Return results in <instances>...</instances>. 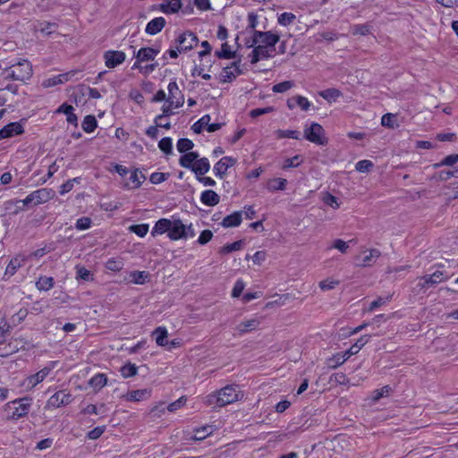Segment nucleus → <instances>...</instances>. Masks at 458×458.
Wrapping results in <instances>:
<instances>
[{
  "label": "nucleus",
  "mask_w": 458,
  "mask_h": 458,
  "mask_svg": "<svg viewBox=\"0 0 458 458\" xmlns=\"http://www.w3.org/2000/svg\"><path fill=\"white\" fill-rule=\"evenodd\" d=\"M237 386H226L220 389L216 394L207 396V402L209 404H215L219 407L225 406L239 400L240 391Z\"/></svg>",
  "instance_id": "nucleus-1"
},
{
  "label": "nucleus",
  "mask_w": 458,
  "mask_h": 458,
  "mask_svg": "<svg viewBox=\"0 0 458 458\" xmlns=\"http://www.w3.org/2000/svg\"><path fill=\"white\" fill-rule=\"evenodd\" d=\"M31 405L32 399L30 397L25 396L7 403L4 405V410L6 411L13 408V411L8 416V419L12 420H17L28 415Z\"/></svg>",
  "instance_id": "nucleus-2"
},
{
  "label": "nucleus",
  "mask_w": 458,
  "mask_h": 458,
  "mask_svg": "<svg viewBox=\"0 0 458 458\" xmlns=\"http://www.w3.org/2000/svg\"><path fill=\"white\" fill-rule=\"evenodd\" d=\"M280 37L277 34H274L272 31H259L254 30L252 33L251 44H247L248 48L253 47L259 44L267 48L276 50V45L279 42Z\"/></svg>",
  "instance_id": "nucleus-3"
},
{
  "label": "nucleus",
  "mask_w": 458,
  "mask_h": 458,
  "mask_svg": "<svg viewBox=\"0 0 458 458\" xmlns=\"http://www.w3.org/2000/svg\"><path fill=\"white\" fill-rule=\"evenodd\" d=\"M453 275L448 274L446 271L436 270L430 275H425L419 279L417 287L426 292L429 288L436 287L438 284L447 281Z\"/></svg>",
  "instance_id": "nucleus-4"
},
{
  "label": "nucleus",
  "mask_w": 458,
  "mask_h": 458,
  "mask_svg": "<svg viewBox=\"0 0 458 458\" xmlns=\"http://www.w3.org/2000/svg\"><path fill=\"white\" fill-rule=\"evenodd\" d=\"M53 196L54 191L52 190L42 188L32 191L24 199L17 200V203H22V208H20L23 209L24 207L38 206L46 203L50 200Z\"/></svg>",
  "instance_id": "nucleus-5"
},
{
  "label": "nucleus",
  "mask_w": 458,
  "mask_h": 458,
  "mask_svg": "<svg viewBox=\"0 0 458 458\" xmlns=\"http://www.w3.org/2000/svg\"><path fill=\"white\" fill-rule=\"evenodd\" d=\"M304 137L310 142L317 145H326L327 143V139L324 137V129L318 123H312L309 128L304 130Z\"/></svg>",
  "instance_id": "nucleus-6"
},
{
  "label": "nucleus",
  "mask_w": 458,
  "mask_h": 458,
  "mask_svg": "<svg viewBox=\"0 0 458 458\" xmlns=\"http://www.w3.org/2000/svg\"><path fill=\"white\" fill-rule=\"evenodd\" d=\"M11 67H14L16 70L14 77L17 81H25L32 77V64L27 59H21L16 64H12Z\"/></svg>",
  "instance_id": "nucleus-7"
},
{
  "label": "nucleus",
  "mask_w": 458,
  "mask_h": 458,
  "mask_svg": "<svg viewBox=\"0 0 458 458\" xmlns=\"http://www.w3.org/2000/svg\"><path fill=\"white\" fill-rule=\"evenodd\" d=\"M176 42L178 44V51H188L192 49L195 46H197L199 39L196 34L191 31H186L181 34Z\"/></svg>",
  "instance_id": "nucleus-8"
},
{
  "label": "nucleus",
  "mask_w": 458,
  "mask_h": 458,
  "mask_svg": "<svg viewBox=\"0 0 458 458\" xmlns=\"http://www.w3.org/2000/svg\"><path fill=\"white\" fill-rule=\"evenodd\" d=\"M72 401V397L70 393L58 391L48 399L47 406L49 408H58L69 404Z\"/></svg>",
  "instance_id": "nucleus-9"
},
{
  "label": "nucleus",
  "mask_w": 458,
  "mask_h": 458,
  "mask_svg": "<svg viewBox=\"0 0 458 458\" xmlns=\"http://www.w3.org/2000/svg\"><path fill=\"white\" fill-rule=\"evenodd\" d=\"M168 97L166 102H173L174 108H179L184 104V96L182 94L175 81L168 84Z\"/></svg>",
  "instance_id": "nucleus-10"
},
{
  "label": "nucleus",
  "mask_w": 458,
  "mask_h": 458,
  "mask_svg": "<svg viewBox=\"0 0 458 458\" xmlns=\"http://www.w3.org/2000/svg\"><path fill=\"white\" fill-rule=\"evenodd\" d=\"M276 50L267 48V47L258 45L253 47V50L250 54V63L257 64L260 59H268L274 57Z\"/></svg>",
  "instance_id": "nucleus-11"
},
{
  "label": "nucleus",
  "mask_w": 458,
  "mask_h": 458,
  "mask_svg": "<svg viewBox=\"0 0 458 458\" xmlns=\"http://www.w3.org/2000/svg\"><path fill=\"white\" fill-rule=\"evenodd\" d=\"M125 54L123 51L108 50L104 54L105 64L108 68H114L125 61Z\"/></svg>",
  "instance_id": "nucleus-12"
},
{
  "label": "nucleus",
  "mask_w": 458,
  "mask_h": 458,
  "mask_svg": "<svg viewBox=\"0 0 458 458\" xmlns=\"http://www.w3.org/2000/svg\"><path fill=\"white\" fill-rule=\"evenodd\" d=\"M237 160L232 157H224L214 165L213 171L216 176L223 178L228 168L233 166Z\"/></svg>",
  "instance_id": "nucleus-13"
},
{
  "label": "nucleus",
  "mask_w": 458,
  "mask_h": 458,
  "mask_svg": "<svg viewBox=\"0 0 458 458\" xmlns=\"http://www.w3.org/2000/svg\"><path fill=\"white\" fill-rule=\"evenodd\" d=\"M172 241H177L185 238V225L180 219L173 220L167 233Z\"/></svg>",
  "instance_id": "nucleus-14"
},
{
  "label": "nucleus",
  "mask_w": 458,
  "mask_h": 458,
  "mask_svg": "<svg viewBox=\"0 0 458 458\" xmlns=\"http://www.w3.org/2000/svg\"><path fill=\"white\" fill-rule=\"evenodd\" d=\"M240 62V60L238 62H233L231 66H226L223 69L220 79L222 82H230L234 80L237 75L242 74V71L239 68Z\"/></svg>",
  "instance_id": "nucleus-15"
},
{
  "label": "nucleus",
  "mask_w": 458,
  "mask_h": 458,
  "mask_svg": "<svg viewBox=\"0 0 458 458\" xmlns=\"http://www.w3.org/2000/svg\"><path fill=\"white\" fill-rule=\"evenodd\" d=\"M24 131L20 123H10L0 130V140L21 135Z\"/></svg>",
  "instance_id": "nucleus-16"
},
{
  "label": "nucleus",
  "mask_w": 458,
  "mask_h": 458,
  "mask_svg": "<svg viewBox=\"0 0 458 458\" xmlns=\"http://www.w3.org/2000/svg\"><path fill=\"white\" fill-rule=\"evenodd\" d=\"M165 25V20L163 17H157L147 24L145 31L148 35H156L163 30Z\"/></svg>",
  "instance_id": "nucleus-17"
},
{
  "label": "nucleus",
  "mask_w": 458,
  "mask_h": 458,
  "mask_svg": "<svg viewBox=\"0 0 458 458\" xmlns=\"http://www.w3.org/2000/svg\"><path fill=\"white\" fill-rule=\"evenodd\" d=\"M181 8V0H166L159 4V10L165 14L176 13Z\"/></svg>",
  "instance_id": "nucleus-18"
},
{
  "label": "nucleus",
  "mask_w": 458,
  "mask_h": 458,
  "mask_svg": "<svg viewBox=\"0 0 458 458\" xmlns=\"http://www.w3.org/2000/svg\"><path fill=\"white\" fill-rule=\"evenodd\" d=\"M260 325V319L258 318H254L246 321L241 322L237 327L236 330L240 335H243L249 332H251L258 328Z\"/></svg>",
  "instance_id": "nucleus-19"
},
{
  "label": "nucleus",
  "mask_w": 458,
  "mask_h": 458,
  "mask_svg": "<svg viewBox=\"0 0 458 458\" xmlns=\"http://www.w3.org/2000/svg\"><path fill=\"white\" fill-rule=\"evenodd\" d=\"M199 155L198 152H193V151L186 152V153H184V155H182L180 157L179 164L181 166H182L184 168L192 170V168L195 165V162L199 159Z\"/></svg>",
  "instance_id": "nucleus-20"
},
{
  "label": "nucleus",
  "mask_w": 458,
  "mask_h": 458,
  "mask_svg": "<svg viewBox=\"0 0 458 458\" xmlns=\"http://www.w3.org/2000/svg\"><path fill=\"white\" fill-rule=\"evenodd\" d=\"M242 220V211H235L226 216L221 222V225L225 228L235 227L241 225Z\"/></svg>",
  "instance_id": "nucleus-21"
},
{
  "label": "nucleus",
  "mask_w": 458,
  "mask_h": 458,
  "mask_svg": "<svg viewBox=\"0 0 458 458\" xmlns=\"http://www.w3.org/2000/svg\"><path fill=\"white\" fill-rule=\"evenodd\" d=\"M158 53L159 50L157 49H154L152 47H142L135 54V57L140 62L152 61Z\"/></svg>",
  "instance_id": "nucleus-22"
},
{
  "label": "nucleus",
  "mask_w": 458,
  "mask_h": 458,
  "mask_svg": "<svg viewBox=\"0 0 458 458\" xmlns=\"http://www.w3.org/2000/svg\"><path fill=\"white\" fill-rule=\"evenodd\" d=\"M49 372V368H44L38 372L26 378L27 386L34 387L35 386L42 382L47 377Z\"/></svg>",
  "instance_id": "nucleus-23"
},
{
  "label": "nucleus",
  "mask_w": 458,
  "mask_h": 458,
  "mask_svg": "<svg viewBox=\"0 0 458 458\" xmlns=\"http://www.w3.org/2000/svg\"><path fill=\"white\" fill-rule=\"evenodd\" d=\"M200 200L204 205L213 207L219 203L220 197L214 191L207 190L201 193Z\"/></svg>",
  "instance_id": "nucleus-24"
},
{
  "label": "nucleus",
  "mask_w": 458,
  "mask_h": 458,
  "mask_svg": "<svg viewBox=\"0 0 458 458\" xmlns=\"http://www.w3.org/2000/svg\"><path fill=\"white\" fill-rule=\"evenodd\" d=\"M72 75H74V72L62 73L57 76H54L52 78L47 79L43 82V85L45 87H53L58 84H63L67 82Z\"/></svg>",
  "instance_id": "nucleus-25"
},
{
  "label": "nucleus",
  "mask_w": 458,
  "mask_h": 458,
  "mask_svg": "<svg viewBox=\"0 0 458 458\" xmlns=\"http://www.w3.org/2000/svg\"><path fill=\"white\" fill-rule=\"evenodd\" d=\"M150 393L151 391L148 389L133 390L127 393L126 400L130 402H140L146 400L150 397Z\"/></svg>",
  "instance_id": "nucleus-26"
},
{
  "label": "nucleus",
  "mask_w": 458,
  "mask_h": 458,
  "mask_svg": "<svg viewBox=\"0 0 458 458\" xmlns=\"http://www.w3.org/2000/svg\"><path fill=\"white\" fill-rule=\"evenodd\" d=\"M380 256V251L376 249H372L369 250V252H365V255L360 258V261L358 263L359 266L361 267H369L371 266L377 259Z\"/></svg>",
  "instance_id": "nucleus-27"
},
{
  "label": "nucleus",
  "mask_w": 458,
  "mask_h": 458,
  "mask_svg": "<svg viewBox=\"0 0 458 458\" xmlns=\"http://www.w3.org/2000/svg\"><path fill=\"white\" fill-rule=\"evenodd\" d=\"M210 169V164L207 157L199 158L195 162V165L192 168V172L196 174L197 176L204 175Z\"/></svg>",
  "instance_id": "nucleus-28"
},
{
  "label": "nucleus",
  "mask_w": 458,
  "mask_h": 458,
  "mask_svg": "<svg viewBox=\"0 0 458 458\" xmlns=\"http://www.w3.org/2000/svg\"><path fill=\"white\" fill-rule=\"evenodd\" d=\"M171 222L172 221L167 218H161L157 220L152 229L151 234L155 236L156 234H163L165 233H168Z\"/></svg>",
  "instance_id": "nucleus-29"
},
{
  "label": "nucleus",
  "mask_w": 458,
  "mask_h": 458,
  "mask_svg": "<svg viewBox=\"0 0 458 458\" xmlns=\"http://www.w3.org/2000/svg\"><path fill=\"white\" fill-rule=\"evenodd\" d=\"M23 262L24 259L21 258L20 256L12 259L6 267L4 276H13L16 273L18 268H20L22 266Z\"/></svg>",
  "instance_id": "nucleus-30"
},
{
  "label": "nucleus",
  "mask_w": 458,
  "mask_h": 458,
  "mask_svg": "<svg viewBox=\"0 0 458 458\" xmlns=\"http://www.w3.org/2000/svg\"><path fill=\"white\" fill-rule=\"evenodd\" d=\"M369 337L370 335H369L360 336L357 342L345 352V355L350 358L352 355L358 353L360 350L369 342Z\"/></svg>",
  "instance_id": "nucleus-31"
},
{
  "label": "nucleus",
  "mask_w": 458,
  "mask_h": 458,
  "mask_svg": "<svg viewBox=\"0 0 458 458\" xmlns=\"http://www.w3.org/2000/svg\"><path fill=\"white\" fill-rule=\"evenodd\" d=\"M107 383V377L105 374L98 373L89 379V386L96 391L102 389Z\"/></svg>",
  "instance_id": "nucleus-32"
},
{
  "label": "nucleus",
  "mask_w": 458,
  "mask_h": 458,
  "mask_svg": "<svg viewBox=\"0 0 458 458\" xmlns=\"http://www.w3.org/2000/svg\"><path fill=\"white\" fill-rule=\"evenodd\" d=\"M348 359L349 358L347 357V355H345V352L336 353L333 357L327 359V366L329 369H334L344 364Z\"/></svg>",
  "instance_id": "nucleus-33"
},
{
  "label": "nucleus",
  "mask_w": 458,
  "mask_h": 458,
  "mask_svg": "<svg viewBox=\"0 0 458 458\" xmlns=\"http://www.w3.org/2000/svg\"><path fill=\"white\" fill-rule=\"evenodd\" d=\"M55 280L51 276H42L36 283V287L39 291H48L54 287Z\"/></svg>",
  "instance_id": "nucleus-34"
},
{
  "label": "nucleus",
  "mask_w": 458,
  "mask_h": 458,
  "mask_svg": "<svg viewBox=\"0 0 458 458\" xmlns=\"http://www.w3.org/2000/svg\"><path fill=\"white\" fill-rule=\"evenodd\" d=\"M287 180L284 178H274L267 183V190L269 191H284L286 188Z\"/></svg>",
  "instance_id": "nucleus-35"
},
{
  "label": "nucleus",
  "mask_w": 458,
  "mask_h": 458,
  "mask_svg": "<svg viewBox=\"0 0 458 458\" xmlns=\"http://www.w3.org/2000/svg\"><path fill=\"white\" fill-rule=\"evenodd\" d=\"M156 336V343L159 346H165L167 344L168 333L165 327H158L153 332Z\"/></svg>",
  "instance_id": "nucleus-36"
},
{
  "label": "nucleus",
  "mask_w": 458,
  "mask_h": 458,
  "mask_svg": "<svg viewBox=\"0 0 458 458\" xmlns=\"http://www.w3.org/2000/svg\"><path fill=\"white\" fill-rule=\"evenodd\" d=\"M213 427L207 425L195 429V433L191 437L190 439L194 441H199L205 439L208 436L212 433Z\"/></svg>",
  "instance_id": "nucleus-37"
},
{
  "label": "nucleus",
  "mask_w": 458,
  "mask_h": 458,
  "mask_svg": "<svg viewBox=\"0 0 458 458\" xmlns=\"http://www.w3.org/2000/svg\"><path fill=\"white\" fill-rule=\"evenodd\" d=\"M98 126V122L94 115H86L82 121L81 127L85 132H92Z\"/></svg>",
  "instance_id": "nucleus-38"
},
{
  "label": "nucleus",
  "mask_w": 458,
  "mask_h": 458,
  "mask_svg": "<svg viewBox=\"0 0 458 458\" xmlns=\"http://www.w3.org/2000/svg\"><path fill=\"white\" fill-rule=\"evenodd\" d=\"M140 179H145V176L141 173H140L139 169H135L130 176V181L131 182L132 185L130 186L129 183H126L125 187L129 189L140 188L142 183Z\"/></svg>",
  "instance_id": "nucleus-39"
},
{
  "label": "nucleus",
  "mask_w": 458,
  "mask_h": 458,
  "mask_svg": "<svg viewBox=\"0 0 458 458\" xmlns=\"http://www.w3.org/2000/svg\"><path fill=\"white\" fill-rule=\"evenodd\" d=\"M216 55L220 59H231L235 57V52L231 51L230 46L225 42L221 49L216 52Z\"/></svg>",
  "instance_id": "nucleus-40"
},
{
  "label": "nucleus",
  "mask_w": 458,
  "mask_h": 458,
  "mask_svg": "<svg viewBox=\"0 0 458 458\" xmlns=\"http://www.w3.org/2000/svg\"><path fill=\"white\" fill-rule=\"evenodd\" d=\"M149 277V273L146 271H133L131 273V281L136 284H143Z\"/></svg>",
  "instance_id": "nucleus-41"
},
{
  "label": "nucleus",
  "mask_w": 458,
  "mask_h": 458,
  "mask_svg": "<svg viewBox=\"0 0 458 458\" xmlns=\"http://www.w3.org/2000/svg\"><path fill=\"white\" fill-rule=\"evenodd\" d=\"M319 96L327 101H335L341 96V92L336 89H327L320 91Z\"/></svg>",
  "instance_id": "nucleus-42"
},
{
  "label": "nucleus",
  "mask_w": 458,
  "mask_h": 458,
  "mask_svg": "<svg viewBox=\"0 0 458 458\" xmlns=\"http://www.w3.org/2000/svg\"><path fill=\"white\" fill-rule=\"evenodd\" d=\"M137 366L131 362L126 363L120 369L121 374L124 378L135 376L137 374Z\"/></svg>",
  "instance_id": "nucleus-43"
},
{
  "label": "nucleus",
  "mask_w": 458,
  "mask_h": 458,
  "mask_svg": "<svg viewBox=\"0 0 458 458\" xmlns=\"http://www.w3.org/2000/svg\"><path fill=\"white\" fill-rule=\"evenodd\" d=\"M211 118L209 114L203 115L199 120H198L191 127L192 131L199 134L202 131L203 128L208 124Z\"/></svg>",
  "instance_id": "nucleus-44"
},
{
  "label": "nucleus",
  "mask_w": 458,
  "mask_h": 458,
  "mask_svg": "<svg viewBox=\"0 0 458 458\" xmlns=\"http://www.w3.org/2000/svg\"><path fill=\"white\" fill-rule=\"evenodd\" d=\"M176 147L180 153H186L192 149L194 144L191 140L182 138L177 141Z\"/></svg>",
  "instance_id": "nucleus-45"
},
{
  "label": "nucleus",
  "mask_w": 458,
  "mask_h": 458,
  "mask_svg": "<svg viewBox=\"0 0 458 458\" xmlns=\"http://www.w3.org/2000/svg\"><path fill=\"white\" fill-rule=\"evenodd\" d=\"M166 105H164L162 106V114L156 116L154 122L157 123V121L162 120L164 117H169L172 114H174L173 108H174V105L173 102H166Z\"/></svg>",
  "instance_id": "nucleus-46"
},
{
  "label": "nucleus",
  "mask_w": 458,
  "mask_h": 458,
  "mask_svg": "<svg viewBox=\"0 0 458 458\" xmlns=\"http://www.w3.org/2000/svg\"><path fill=\"white\" fill-rule=\"evenodd\" d=\"M243 242L242 240L236 241L233 243L223 246L220 250V253L228 254L235 250H239L242 248Z\"/></svg>",
  "instance_id": "nucleus-47"
},
{
  "label": "nucleus",
  "mask_w": 458,
  "mask_h": 458,
  "mask_svg": "<svg viewBox=\"0 0 458 458\" xmlns=\"http://www.w3.org/2000/svg\"><path fill=\"white\" fill-rule=\"evenodd\" d=\"M276 137L278 139H284V138H290V139H294V140H299L300 139V132L298 131H293V130H277L276 131Z\"/></svg>",
  "instance_id": "nucleus-48"
},
{
  "label": "nucleus",
  "mask_w": 458,
  "mask_h": 458,
  "mask_svg": "<svg viewBox=\"0 0 458 458\" xmlns=\"http://www.w3.org/2000/svg\"><path fill=\"white\" fill-rule=\"evenodd\" d=\"M302 163V158L300 155H296L291 158H287L284 160V163L282 166L284 170L292 168V167H297Z\"/></svg>",
  "instance_id": "nucleus-49"
},
{
  "label": "nucleus",
  "mask_w": 458,
  "mask_h": 458,
  "mask_svg": "<svg viewBox=\"0 0 458 458\" xmlns=\"http://www.w3.org/2000/svg\"><path fill=\"white\" fill-rule=\"evenodd\" d=\"M158 148L165 154H172L173 152V143L172 139L169 137L163 138L158 142Z\"/></svg>",
  "instance_id": "nucleus-50"
},
{
  "label": "nucleus",
  "mask_w": 458,
  "mask_h": 458,
  "mask_svg": "<svg viewBox=\"0 0 458 458\" xmlns=\"http://www.w3.org/2000/svg\"><path fill=\"white\" fill-rule=\"evenodd\" d=\"M123 263L121 259H109L106 263V269L114 272L122 270Z\"/></svg>",
  "instance_id": "nucleus-51"
},
{
  "label": "nucleus",
  "mask_w": 458,
  "mask_h": 458,
  "mask_svg": "<svg viewBox=\"0 0 458 458\" xmlns=\"http://www.w3.org/2000/svg\"><path fill=\"white\" fill-rule=\"evenodd\" d=\"M296 19V16L292 13H283L278 17V23L283 26H288L292 24L294 20Z\"/></svg>",
  "instance_id": "nucleus-52"
},
{
  "label": "nucleus",
  "mask_w": 458,
  "mask_h": 458,
  "mask_svg": "<svg viewBox=\"0 0 458 458\" xmlns=\"http://www.w3.org/2000/svg\"><path fill=\"white\" fill-rule=\"evenodd\" d=\"M57 28V24L54 22L44 21L40 23L39 30L42 34L49 36Z\"/></svg>",
  "instance_id": "nucleus-53"
},
{
  "label": "nucleus",
  "mask_w": 458,
  "mask_h": 458,
  "mask_svg": "<svg viewBox=\"0 0 458 458\" xmlns=\"http://www.w3.org/2000/svg\"><path fill=\"white\" fill-rule=\"evenodd\" d=\"M170 176L169 173H158L155 172L151 174L149 181L153 184H158L168 179Z\"/></svg>",
  "instance_id": "nucleus-54"
},
{
  "label": "nucleus",
  "mask_w": 458,
  "mask_h": 458,
  "mask_svg": "<svg viewBox=\"0 0 458 458\" xmlns=\"http://www.w3.org/2000/svg\"><path fill=\"white\" fill-rule=\"evenodd\" d=\"M130 231L140 237H143L148 232V225L147 224L131 225Z\"/></svg>",
  "instance_id": "nucleus-55"
},
{
  "label": "nucleus",
  "mask_w": 458,
  "mask_h": 458,
  "mask_svg": "<svg viewBox=\"0 0 458 458\" xmlns=\"http://www.w3.org/2000/svg\"><path fill=\"white\" fill-rule=\"evenodd\" d=\"M373 165H374L370 160L364 159V160L359 161L356 164L355 168L360 173H368L370 171V169L373 167Z\"/></svg>",
  "instance_id": "nucleus-56"
},
{
  "label": "nucleus",
  "mask_w": 458,
  "mask_h": 458,
  "mask_svg": "<svg viewBox=\"0 0 458 458\" xmlns=\"http://www.w3.org/2000/svg\"><path fill=\"white\" fill-rule=\"evenodd\" d=\"M293 86V83L290 81H285L280 83H277L273 86V91L276 93H284Z\"/></svg>",
  "instance_id": "nucleus-57"
},
{
  "label": "nucleus",
  "mask_w": 458,
  "mask_h": 458,
  "mask_svg": "<svg viewBox=\"0 0 458 458\" xmlns=\"http://www.w3.org/2000/svg\"><path fill=\"white\" fill-rule=\"evenodd\" d=\"M391 297H392L391 295H388L386 297H378L377 300L373 301L370 303L368 310L373 311L374 310L377 309L378 307L386 304L390 301Z\"/></svg>",
  "instance_id": "nucleus-58"
},
{
  "label": "nucleus",
  "mask_w": 458,
  "mask_h": 458,
  "mask_svg": "<svg viewBox=\"0 0 458 458\" xmlns=\"http://www.w3.org/2000/svg\"><path fill=\"white\" fill-rule=\"evenodd\" d=\"M92 221L89 217L82 216L76 221L75 228L78 230H86L91 226Z\"/></svg>",
  "instance_id": "nucleus-59"
},
{
  "label": "nucleus",
  "mask_w": 458,
  "mask_h": 458,
  "mask_svg": "<svg viewBox=\"0 0 458 458\" xmlns=\"http://www.w3.org/2000/svg\"><path fill=\"white\" fill-rule=\"evenodd\" d=\"M390 391H391V387L389 386H385L380 389L375 390L373 392V396H372L373 401L377 402L379 399H381L382 397L388 395Z\"/></svg>",
  "instance_id": "nucleus-60"
},
{
  "label": "nucleus",
  "mask_w": 458,
  "mask_h": 458,
  "mask_svg": "<svg viewBox=\"0 0 458 458\" xmlns=\"http://www.w3.org/2000/svg\"><path fill=\"white\" fill-rule=\"evenodd\" d=\"M370 31V26L369 24H357L352 29L353 35L366 36Z\"/></svg>",
  "instance_id": "nucleus-61"
},
{
  "label": "nucleus",
  "mask_w": 458,
  "mask_h": 458,
  "mask_svg": "<svg viewBox=\"0 0 458 458\" xmlns=\"http://www.w3.org/2000/svg\"><path fill=\"white\" fill-rule=\"evenodd\" d=\"M186 401H187L186 397L182 396L179 399H177L176 401H174V402L171 403L169 405H167L166 409H167V411L174 412V411L179 410L180 408H182L186 403Z\"/></svg>",
  "instance_id": "nucleus-62"
},
{
  "label": "nucleus",
  "mask_w": 458,
  "mask_h": 458,
  "mask_svg": "<svg viewBox=\"0 0 458 458\" xmlns=\"http://www.w3.org/2000/svg\"><path fill=\"white\" fill-rule=\"evenodd\" d=\"M323 201L325 204L328 205L334 209L338 208L340 206L337 198L330 193H326V195L323 198Z\"/></svg>",
  "instance_id": "nucleus-63"
},
{
  "label": "nucleus",
  "mask_w": 458,
  "mask_h": 458,
  "mask_svg": "<svg viewBox=\"0 0 458 458\" xmlns=\"http://www.w3.org/2000/svg\"><path fill=\"white\" fill-rule=\"evenodd\" d=\"M458 162V154H452L445 157L439 164H436L435 166L438 167L441 165H453Z\"/></svg>",
  "instance_id": "nucleus-64"
}]
</instances>
